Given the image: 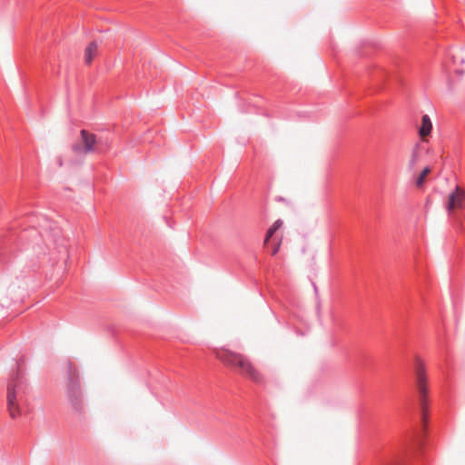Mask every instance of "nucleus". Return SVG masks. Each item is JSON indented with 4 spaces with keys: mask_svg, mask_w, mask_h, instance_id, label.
I'll use <instances>...</instances> for the list:
<instances>
[{
    "mask_svg": "<svg viewBox=\"0 0 465 465\" xmlns=\"http://www.w3.org/2000/svg\"><path fill=\"white\" fill-rule=\"evenodd\" d=\"M424 439H423V431L420 432V434L418 436L416 443H415V449L416 450H420L423 446Z\"/></svg>",
    "mask_w": 465,
    "mask_h": 465,
    "instance_id": "nucleus-13",
    "label": "nucleus"
},
{
    "mask_svg": "<svg viewBox=\"0 0 465 465\" xmlns=\"http://www.w3.org/2000/svg\"><path fill=\"white\" fill-rule=\"evenodd\" d=\"M67 369V385H66V394L68 400L71 403V406L74 411L77 413H82L84 411V400L83 393L81 390L80 381H79V373L75 366L68 361L66 363Z\"/></svg>",
    "mask_w": 465,
    "mask_h": 465,
    "instance_id": "nucleus-4",
    "label": "nucleus"
},
{
    "mask_svg": "<svg viewBox=\"0 0 465 465\" xmlns=\"http://www.w3.org/2000/svg\"><path fill=\"white\" fill-rule=\"evenodd\" d=\"M406 452L396 453L387 458L382 465H402L406 457Z\"/></svg>",
    "mask_w": 465,
    "mask_h": 465,
    "instance_id": "nucleus-10",
    "label": "nucleus"
},
{
    "mask_svg": "<svg viewBox=\"0 0 465 465\" xmlns=\"http://www.w3.org/2000/svg\"><path fill=\"white\" fill-rule=\"evenodd\" d=\"M415 389L418 393V398L421 411V420L423 423L422 430L425 429L427 420V405H428V386L427 377L423 365L420 362H417L415 369Z\"/></svg>",
    "mask_w": 465,
    "mask_h": 465,
    "instance_id": "nucleus-5",
    "label": "nucleus"
},
{
    "mask_svg": "<svg viewBox=\"0 0 465 465\" xmlns=\"http://www.w3.org/2000/svg\"><path fill=\"white\" fill-rule=\"evenodd\" d=\"M58 163H59L60 166H62V161L61 160L58 161Z\"/></svg>",
    "mask_w": 465,
    "mask_h": 465,
    "instance_id": "nucleus-15",
    "label": "nucleus"
},
{
    "mask_svg": "<svg viewBox=\"0 0 465 465\" xmlns=\"http://www.w3.org/2000/svg\"><path fill=\"white\" fill-rule=\"evenodd\" d=\"M110 146L111 142L107 138L97 136L85 129H82L79 140L72 144V151L77 155L101 154L108 151Z\"/></svg>",
    "mask_w": 465,
    "mask_h": 465,
    "instance_id": "nucleus-3",
    "label": "nucleus"
},
{
    "mask_svg": "<svg viewBox=\"0 0 465 465\" xmlns=\"http://www.w3.org/2000/svg\"><path fill=\"white\" fill-rule=\"evenodd\" d=\"M283 223L281 219L276 220L273 224L268 229L265 239H264V245L269 246L271 243V238L273 236V234L282 226Z\"/></svg>",
    "mask_w": 465,
    "mask_h": 465,
    "instance_id": "nucleus-8",
    "label": "nucleus"
},
{
    "mask_svg": "<svg viewBox=\"0 0 465 465\" xmlns=\"http://www.w3.org/2000/svg\"><path fill=\"white\" fill-rule=\"evenodd\" d=\"M97 44L95 42H91L84 51V61L86 64H90L93 61V58L97 54Z\"/></svg>",
    "mask_w": 465,
    "mask_h": 465,
    "instance_id": "nucleus-9",
    "label": "nucleus"
},
{
    "mask_svg": "<svg viewBox=\"0 0 465 465\" xmlns=\"http://www.w3.org/2000/svg\"><path fill=\"white\" fill-rule=\"evenodd\" d=\"M217 358L226 366L235 369L242 376L249 378L255 383H262L263 378L250 361L242 354L229 350H221L216 353Z\"/></svg>",
    "mask_w": 465,
    "mask_h": 465,
    "instance_id": "nucleus-2",
    "label": "nucleus"
},
{
    "mask_svg": "<svg viewBox=\"0 0 465 465\" xmlns=\"http://www.w3.org/2000/svg\"><path fill=\"white\" fill-rule=\"evenodd\" d=\"M420 147L418 144H416L411 151V159H410V163H409L410 168L412 169L415 166V164L420 160Z\"/></svg>",
    "mask_w": 465,
    "mask_h": 465,
    "instance_id": "nucleus-11",
    "label": "nucleus"
},
{
    "mask_svg": "<svg viewBox=\"0 0 465 465\" xmlns=\"http://www.w3.org/2000/svg\"><path fill=\"white\" fill-rule=\"evenodd\" d=\"M24 358L16 363V370L12 371L7 381L6 407L12 419L20 417L25 406L27 384L22 371Z\"/></svg>",
    "mask_w": 465,
    "mask_h": 465,
    "instance_id": "nucleus-1",
    "label": "nucleus"
},
{
    "mask_svg": "<svg viewBox=\"0 0 465 465\" xmlns=\"http://www.w3.org/2000/svg\"><path fill=\"white\" fill-rule=\"evenodd\" d=\"M279 248H280V242H273L272 255H275L278 252Z\"/></svg>",
    "mask_w": 465,
    "mask_h": 465,
    "instance_id": "nucleus-14",
    "label": "nucleus"
},
{
    "mask_svg": "<svg viewBox=\"0 0 465 465\" xmlns=\"http://www.w3.org/2000/svg\"><path fill=\"white\" fill-rule=\"evenodd\" d=\"M432 124L430 116L428 114L422 115L421 124L419 128V134L420 135V137L424 138L428 136L430 134Z\"/></svg>",
    "mask_w": 465,
    "mask_h": 465,
    "instance_id": "nucleus-7",
    "label": "nucleus"
},
{
    "mask_svg": "<svg viewBox=\"0 0 465 465\" xmlns=\"http://www.w3.org/2000/svg\"><path fill=\"white\" fill-rule=\"evenodd\" d=\"M446 209L449 213L455 210L465 209V191L462 188L457 185L449 194Z\"/></svg>",
    "mask_w": 465,
    "mask_h": 465,
    "instance_id": "nucleus-6",
    "label": "nucleus"
},
{
    "mask_svg": "<svg viewBox=\"0 0 465 465\" xmlns=\"http://www.w3.org/2000/svg\"><path fill=\"white\" fill-rule=\"evenodd\" d=\"M430 172V169L429 167H425L422 170V172L420 173V175L418 176V178L416 180L417 186H419V187L422 186V184L424 183L425 178L429 174Z\"/></svg>",
    "mask_w": 465,
    "mask_h": 465,
    "instance_id": "nucleus-12",
    "label": "nucleus"
}]
</instances>
